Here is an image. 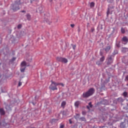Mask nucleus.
<instances>
[{
  "label": "nucleus",
  "instance_id": "obj_1",
  "mask_svg": "<svg viewBox=\"0 0 128 128\" xmlns=\"http://www.w3.org/2000/svg\"><path fill=\"white\" fill-rule=\"evenodd\" d=\"M94 92L95 90L94 88H90L87 92L83 93L82 96L83 98H88V96H92V94H94Z\"/></svg>",
  "mask_w": 128,
  "mask_h": 128
},
{
  "label": "nucleus",
  "instance_id": "obj_2",
  "mask_svg": "<svg viewBox=\"0 0 128 128\" xmlns=\"http://www.w3.org/2000/svg\"><path fill=\"white\" fill-rule=\"evenodd\" d=\"M51 84L50 85L49 88L50 90H58V82H54L52 80L51 81Z\"/></svg>",
  "mask_w": 128,
  "mask_h": 128
},
{
  "label": "nucleus",
  "instance_id": "obj_3",
  "mask_svg": "<svg viewBox=\"0 0 128 128\" xmlns=\"http://www.w3.org/2000/svg\"><path fill=\"white\" fill-rule=\"evenodd\" d=\"M56 60L58 62H64V64L68 62V59L62 57H57Z\"/></svg>",
  "mask_w": 128,
  "mask_h": 128
},
{
  "label": "nucleus",
  "instance_id": "obj_4",
  "mask_svg": "<svg viewBox=\"0 0 128 128\" xmlns=\"http://www.w3.org/2000/svg\"><path fill=\"white\" fill-rule=\"evenodd\" d=\"M107 64H110L112 63L113 60L112 58V56L108 57L107 58Z\"/></svg>",
  "mask_w": 128,
  "mask_h": 128
},
{
  "label": "nucleus",
  "instance_id": "obj_5",
  "mask_svg": "<svg viewBox=\"0 0 128 128\" xmlns=\"http://www.w3.org/2000/svg\"><path fill=\"white\" fill-rule=\"evenodd\" d=\"M122 42H124V44H126L128 42V38L126 36H124L122 38Z\"/></svg>",
  "mask_w": 128,
  "mask_h": 128
},
{
  "label": "nucleus",
  "instance_id": "obj_6",
  "mask_svg": "<svg viewBox=\"0 0 128 128\" xmlns=\"http://www.w3.org/2000/svg\"><path fill=\"white\" fill-rule=\"evenodd\" d=\"M80 101H76L75 102H74V106L76 108H78V106H80Z\"/></svg>",
  "mask_w": 128,
  "mask_h": 128
},
{
  "label": "nucleus",
  "instance_id": "obj_7",
  "mask_svg": "<svg viewBox=\"0 0 128 128\" xmlns=\"http://www.w3.org/2000/svg\"><path fill=\"white\" fill-rule=\"evenodd\" d=\"M0 114L2 116H4L6 114V112L2 108H0Z\"/></svg>",
  "mask_w": 128,
  "mask_h": 128
},
{
  "label": "nucleus",
  "instance_id": "obj_8",
  "mask_svg": "<svg viewBox=\"0 0 128 128\" xmlns=\"http://www.w3.org/2000/svg\"><path fill=\"white\" fill-rule=\"evenodd\" d=\"M20 0H19L18 2L16 1L14 4V6H20Z\"/></svg>",
  "mask_w": 128,
  "mask_h": 128
},
{
  "label": "nucleus",
  "instance_id": "obj_9",
  "mask_svg": "<svg viewBox=\"0 0 128 128\" xmlns=\"http://www.w3.org/2000/svg\"><path fill=\"white\" fill-rule=\"evenodd\" d=\"M44 10V8L42 6H40L37 12H42Z\"/></svg>",
  "mask_w": 128,
  "mask_h": 128
},
{
  "label": "nucleus",
  "instance_id": "obj_10",
  "mask_svg": "<svg viewBox=\"0 0 128 128\" xmlns=\"http://www.w3.org/2000/svg\"><path fill=\"white\" fill-rule=\"evenodd\" d=\"M66 104V101H63L61 104V106L64 108V106Z\"/></svg>",
  "mask_w": 128,
  "mask_h": 128
},
{
  "label": "nucleus",
  "instance_id": "obj_11",
  "mask_svg": "<svg viewBox=\"0 0 128 128\" xmlns=\"http://www.w3.org/2000/svg\"><path fill=\"white\" fill-rule=\"evenodd\" d=\"M110 46H108L105 48L104 50L106 52H110Z\"/></svg>",
  "mask_w": 128,
  "mask_h": 128
},
{
  "label": "nucleus",
  "instance_id": "obj_12",
  "mask_svg": "<svg viewBox=\"0 0 128 128\" xmlns=\"http://www.w3.org/2000/svg\"><path fill=\"white\" fill-rule=\"evenodd\" d=\"M127 50H128V48H122V52H126Z\"/></svg>",
  "mask_w": 128,
  "mask_h": 128
},
{
  "label": "nucleus",
  "instance_id": "obj_13",
  "mask_svg": "<svg viewBox=\"0 0 128 128\" xmlns=\"http://www.w3.org/2000/svg\"><path fill=\"white\" fill-rule=\"evenodd\" d=\"M26 66V62L24 61L21 63V66L24 67V66Z\"/></svg>",
  "mask_w": 128,
  "mask_h": 128
},
{
  "label": "nucleus",
  "instance_id": "obj_14",
  "mask_svg": "<svg viewBox=\"0 0 128 128\" xmlns=\"http://www.w3.org/2000/svg\"><path fill=\"white\" fill-rule=\"evenodd\" d=\"M26 16L27 20H30V18H31L30 14H27L26 15Z\"/></svg>",
  "mask_w": 128,
  "mask_h": 128
},
{
  "label": "nucleus",
  "instance_id": "obj_15",
  "mask_svg": "<svg viewBox=\"0 0 128 128\" xmlns=\"http://www.w3.org/2000/svg\"><path fill=\"white\" fill-rule=\"evenodd\" d=\"M80 114H76V116H74V118H76V120H78V118H80Z\"/></svg>",
  "mask_w": 128,
  "mask_h": 128
},
{
  "label": "nucleus",
  "instance_id": "obj_16",
  "mask_svg": "<svg viewBox=\"0 0 128 128\" xmlns=\"http://www.w3.org/2000/svg\"><path fill=\"white\" fill-rule=\"evenodd\" d=\"M25 70H26V68L22 67L20 68V72H24Z\"/></svg>",
  "mask_w": 128,
  "mask_h": 128
},
{
  "label": "nucleus",
  "instance_id": "obj_17",
  "mask_svg": "<svg viewBox=\"0 0 128 128\" xmlns=\"http://www.w3.org/2000/svg\"><path fill=\"white\" fill-rule=\"evenodd\" d=\"M90 8H94V2H92L90 4Z\"/></svg>",
  "mask_w": 128,
  "mask_h": 128
},
{
  "label": "nucleus",
  "instance_id": "obj_18",
  "mask_svg": "<svg viewBox=\"0 0 128 128\" xmlns=\"http://www.w3.org/2000/svg\"><path fill=\"white\" fill-rule=\"evenodd\" d=\"M80 120L82 122H86V118L84 117H81Z\"/></svg>",
  "mask_w": 128,
  "mask_h": 128
},
{
  "label": "nucleus",
  "instance_id": "obj_19",
  "mask_svg": "<svg viewBox=\"0 0 128 128\" xmlns=\"http://www.w3.org/2000/svg\"><path fill=\"white\" fill-rule=\"evenodd\" d=\"M104 60V56H103L100 58V62H102Z\"/></svg>",
  "mask_w": 128,
  "mask_h": 128
},
{
  "label": "nucleus",
  "instance_id": "obj_20",
  "mask_svg": "<svg viewBox=\"0 0 128 128\" xmlns=\"http://www.w3.org/2000/svg\"><path fill=\"white\" fill-rule=\"evenodd\" d=\"M20 10V8L18 7L13 8V10H14V12H16V10Z\"/></svg>",
  "mask_w": 128,
  "mask_h": 128
},
{
  "label": "nucleus",
  "instance_id": "obj_21",
  "mask_svg": "<svg viewBox=\"0 0 128 128\" xmlns=\"http://www.w3.org/2000/svg\"><path fill=\"white\" fill-rule=\"evenodd\" d=\"M96 64L98 66H100V64H102V62H100V61H98V62H96Z\"/></svg>",
  "mask_w": 128,
  "mask_h": 128
},
{
  "label": "nucleus",
  "instance_id": "obj_22",
  "mask_svg": "<svg viewBox=\"0 0 128 128\" xmlns=\"http://www.w3.org/2000/svg\"><path fill=\"white\" fill-rule=\"evenodd\" d=\"M121 32H122V34H124V32H125V30H124V28H121Z\"/></svg>",
  "mask_w": 128,
  "mask_h": 128
},
{
  "label": "nucleus",
  "instance_id": "obj_23",
  "mask_svg": "<svg viewBox=\"0 0 128 128\" xmlns=\"http://www.w3.org/2000/svg\"><path fill=\"white\" fill-rule=\"evenodd\" d=\"M58 86H64V85L62 83H58Z\"/></svg>",
  "mask_w": 128,
  "mask_h": 128
},
{
  "label": "nucleus",
  "instance_id": "obj_24",
  "mask_svg": "<svg viewBox=\"0 0 128 128\" xmlns=\"http://www.w3.org/2000/svg\"><path fill=\"white\" fill-rule=\"evenodd\" d=\"M123 94H124V96H128V92H124L123 93Z\"/></svg>",
  "mask_w": 128,
  "mask_h": 128
},
{
  "label": "nucleus",
  "instance_id": "obj_25",
  "mask_svg": "<svg viewBox=\"0 0 128 128\" xmlns=\"http://www.w3.org/2000/svg\"><path fill=\"white\" fill-rule=\"evenodd\" d=\"M116 46L117 48H120V43L116 44Z\"/></svg>",
  "mask_w": 128,
  "mask_h": 128
},
{
  "label": "nucleus",
  "instance_id": "obj_26",
  "mask_svg": "<svg viewBox=\"0 0 128 128\" xmlns=\"http://www.w3.org/2000/svg\"><path fill=\"white\" fill-rule=\"evenodd\" d=\"M88 106H90V108H92V102L88 103Z\"/></svg>",
  "mask_w": 128,
  "mask_h": 128
},
{
  "label": "nucleus",
  "instance_id": "obj_27",
  "mask_svg": "<svg viewBox=\"0 0 128 128\" xmlns=\"http://www.w3.org/2000/svg\"><path fill=\"white\" fill-rule=\"evenodd\" d=\"M56 119H52L51 120V122H56Z\"/></svg>",
  "mask_w": 128,
  "mask_h": 128
},
{
  "label": "nucleus",
  "instance_id": "obj_28",
  "mask_svg": "<svg viewBox=\"0 0 128 128\" xmlns=\"http://www.w3.org/2000/svg\"><path fill=\"white\" fill-rule=\"evenodd\" d=\"M118 54V51L116 50H114L113 54Z\"/></svg>",
  "mask_w": 128,
  "mask_h": 128
},
{
  "label": "nucleus",
  "instance_id": "obj_29",
  "mask_svg": "<svg viewBox=\"0 0 128 128\" xmlns=\"http://www.w3.org/2000/svg\"><path fill=\"white\" fill-rule=\"evenodd\" d=\"M64 128V124H60V128Z\"/></svg>",
  "mask_w": 128,
  "mask_h": 128
},
{
  "label": "nucleus",
  "instance_id": "obj_30",
  "mask_svg": "<svg viewBox=\"0 0 128 128\" xmlns=\"http://www.w3.org/2000/svg\"><path fill=\"white\" fill-rule=\"evenodd\" d=\"M108 14H110V8H108L107 11V16H108Z\"/></svg>",
  "mask_w": 128,
  "mask_h": 128
},
{
  "label": "nucleus",
  "instance_id": "obj_31",
  "mask_svg": "<svg viewBox=\"0 0 128 128\" xmlns=\"http://www.w3.org/2000/svg\"><path fill=\"white\" fill-rule=\"evenodd\" d=\"M18 28L20 30V28H22V24H18Z\"/></svg>",
  "mask_w": 128,
  "mask_h": 128
},
{
  "label": "nucleus",
  "instance_id": "obj_32",
  "mask_svg": "<svg viewBox=\"0 0 128 128\" xmlns=\"http://www.w3.org/2000/svg\"><path fill=\"white\" fill-rule=\"evenodd\" d=\"M72 46L73 50H76V45H72Z\"/></svg>",
  "mask_w": 128,
  "mask_h": 128
},
{
  "label": "nucleus",
  "instance_id": "obj_33",
  "mask_svg": "<svg viewBox=\"0 0 128 128\" xmlns=\"http://www.w3.org/2000/svg\"><path fill=\"white\" fill-rule=\"evenodd\" d=\"M16 58L14 57V58L12 59V62H14V60H16Z\"/></svg>",
  "mask_w": 128,
  "mask_h": 128
},
{
  "label": "nucleus",
  "instance_id": "obj_34",
  "mask_svg": "<svg viewBox=\"0 0 128 128\" xmlns=\"http://www.w3.org/2000/svg\"><path fill=\"white\" fill-rule=\"evenodd\" d=\"M91 32H94V28H91Z\"/></svg>",
  "mask_w": 128,
  "mask_h": 128
},
{
  "label": "nucleus",
  "instance_id": "obj_35",
  "mask_svg": "<svg viewBox=\"0 0 128 128\" xmlns=\"http://www.w3.org/2000/svg\"><path fill=\"white\" fill-rule=\"evenodd\" d=\"M22 82H19L18 86H22Z\"/></svg>",
  "mask_w": 128,
  "mask_h": 128
},
{
  "label": "nucleus",
  "instance_id": "obj_36",
  "mask_svg": "<svg viewBox=\"0 0 128 128\" xmlns=\"http://www.w3.org/2000/svg\"><path fill=\"white\" fill-rule=\"evenodd\" d=\"M70 26H71L72 28H74V24H70Z\"/></svg>",
  "mask_w": 128,
  "mask_h": 128
},
{
  "label": "nucleus",
  "instance_id": "obj_37",
  "mask_svg": "<svg viewBox=\"0 0 128 128\" xmlns=\"http://www.w3.org/2000/svg\"><path fill=\"white\" fill-rule=\"evenodd\" d=\"M126 80H128V76H126Z\"/></svg>",
  "mask_w": 128,
  "mask_h": 128
},
{
  "label": "nucleus",
  "instance_id": "obj_38",
  "mask_svg": "<svg viewBox=\"0 0 128 128\" xmlns=\"http://www.w3.org/2000/svg\"><path fill=\"white\" fill-rule=\"evenodd\" d=\"M86 108L88 110H90V106H87Z\"/></svg>",
  "mask_w": 128,
  "mask_h": 128
},
{
  "label": "nucleus",
  "instance_id": "obj_39",
  "mask_svg": "<svg viewBox=\"0 0 128 128\" xmlns=\"http://www.w3.org/2000/svg\"><path fill=\"white\" fill-rule=\"evenodd\" d=\"M70 122V124H72V120H69Z\"/></svg>",
  "mask_w": 128,
  "mask_h": 128
},
{
  "label": "nucleus",
  "instance_id": "obj_40",
  "mask_svg": "<svg viewBox=\"0 0 128 128\" xmlns=\"http://www.w3.org/2000/svg\"><path fill=\"white\" fill-rule=\"evenodd\" d=\"M22 12H26V11L25 10H22L21 11Z\"/></svg>",
  "mask_w": 128,
  "mask_h": 128
},
{
  "label": "nucleus",
  "instance_id": "obj_41",
  "mask_svg": "<svg viewBox=\"0 0 128 128\" xmlns=\"http://www.w3.org/2000/svg\"><path fill=\"white\" fill-rule=\"evenodd\" d=\"M120 127H121V128H122V124H120Z\"/></svg>",
  "mask_w": 128,
  "mask_h": 128
},
{
  "label": "nucleus",
  "instance_id": "obj_42",
  "mask_svg": "<svg viewBox=\"0 0 128 128\" xmlns=\"http://www.w3.org/2000/svg\"><path fill=\"white\" fill-rule=\"evenodd\" d=\"M50 0V2H52V0Z\"/></svg>",
  "mask_w": 128,
  "mask_h": 128
},
{
  "label": "nucleus",
  "instance_id": "obj_43",
  "mask_svg": "<svg viewBox=\"0 0 128 128\" xmlns=\"http://www.w3.org/2000/svg\"><path fill=\"white\" fill-rule=\"evenodd\" d=\"M32 0H31V2H32Z\"/></svg>",
  "mask_w": 128,
  "mask_h": 128
},
{
  "label": "nucleus",
  "instance_id": "obj_44",
  "mask_svg": "<svg viewBox=\"0 0 128 128\" xmlns=\"http://www.w3.org/2000/svg\"><path fill=\"white\" fill-rule=\"evenodd\" d=\"M0 124H2V123H1V122H0Z\"/></svg>",
  "mask_w": 128,
  "mask_h": 128
},
{
  "label": "nucleus",
  "instance_id": "obj_45",
  "mask_svg": "<svg viewBox=\"0 0 128 128\" xmlns=\"http://www.w3.org/2000/svg\"><path fill=\"white\" fill-rule=\"evenodd\" d=\"M82 114H84V112H82Z\"/></svg>",
  "mask_w": 128,
  "mask_h": 128
}]
</instances>
